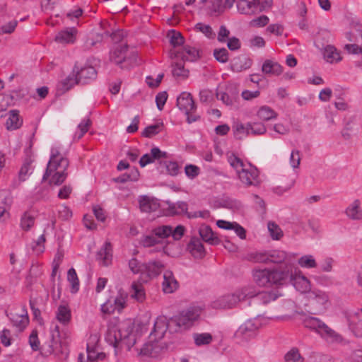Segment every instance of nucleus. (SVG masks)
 I'll list each match as a JSON object with an SVG mask.
<instances>
[{
	"mask_svg": "<svg viewBox=\"0 0 362 362\" xmlns=\"http://www.w3.org/2000/svg\"><path fill=\"white\" fill-rule=\"evenodd\" d=\"M139 334L134 331V326L130 322L121 323L118 327H109L105 334V341L115 349V355L122 348L126 347L128 351L134 348V351L138 356L156 357L158 353V344L149 341L138 346Z\"/></svg>",
	"mask_w": 362,
	"mask_h": 362,
	"instance_id": "obj_1",
	"label": "nucleus"
},
{
	"mask_svg": "<svg viewBox=\"0 0 362 362\" xmlns=\"http://www.w3.org/2000/svg\"><path fill=\"white\" fill-rule=\"evenodd\" d=\"M69 165L68 159L61 153V146L59 144H54L51 148L50 158L42 180L51 177L49 184L60 185L67 177L66 171Z\"/></svg>",
	"mask_w": 362,
	"mask_h": 362,
	"instance_id": "obj_2",
	"label": "nucleus"
},
{
	"mask_svg": "<svg viewBox=\"0 0 362 362\" xmlns=\"http://www.w3.org/2000/svg\"><path fill=\"white\" fill-rule=\"evenodd\" d=\"M256 289L253 286H245L238 288L232 293L218 296L211 301L210 306L216 310L230 309L235 307L239 302L255 296Z\"/></svg>",
	"mask_w": 362,
	"mask_h": 362,
	"instance_id": "obj_3",
	"label": "nucleus"
},
{
	"mask_svg": "<svg viewBox=\"0 0 362 362\" xmlns=\"http://www.w3.org/2000/svg\"><path fill=\"white\" fill-rule=\"evenodd\" d=\"M228 162L238 174L240 182L246 187L257 186L259 184V171L251 164H245L243 161L230 153L227 155Z\"/></svg>",
	"mask_w": 362,
	"mask_h": 362,
	"instance_id": "obj_4",
	"label": "nucleus"
},
{
	"mask_svg": "<svg viewBox=\"0 0 362 362\" xmlns=\"http://www.w3.org/2000/svg\"><path fill=\"white\" fill-rule=\"evenodd\" d=\"M284 271L255 267L252 271L253 281L259 287L270 288L273 286L283 285Z\"/></svg>",
	"mask_w": 362,
	"mask_h": 362,
	"instance_id": "obj_5",
	"label": "nucleus"
},
{
	"mask_svg": "<svg viewBox=\"0 0 362 362\" xmlns=\"http://www.w3.org/2000/svg\"><path fill=\"white\" fill-rule=\"evenodd\" d=\"M303 325L305 327L315 332L329 343H341L343 341V337L341 334L336 332L317 317H306L303 320Z\"/></svg>",
	"mask_w": 362,
	"mask_h": 362,
	"instance_id": "obj_6",
	"label": "nucleus"
},
{
	"mask_svg": "<svg viewBox=\"0 0 362 362\" xmlns=\"http://www.w3.org/2000/svg\"><path fill=\"white\" fill-rule=\"evenodd\" d=\"M202 310L200 306L193 305L180 312L178 315L171 318L170 322L177 327L173 331L178 332L189 329L199 318Z\"/></svg>",
	"mask_w": 362,
	"mask_h": 362,
	"instance_id": "obj_7",
	"label": "nucleus"
},
{
	"mask_svg": "<svg viewBox=\"0 0 362 362\" xmlns=\"http://www.w3.org/2000/svg\"><path fill=\"white\" fill-rule=\"evenodd\" d=\"M288 269L284 272L286 276L283 278V284L288 281L300 293L310 291V281L303 274L302 272L296 266L293 268L289 267Z\"/></svg>",
	"mask_w": 362,
	"mask_h": 362,
	"instance_id": "obj_8",
	"label": "nucleus"
},
{
	"mask_svg": "<svg viewBox=\"0 0 362 362\" xmlns=\"http://www.w3.org/2000/svg\"><path fill=\"white\" fill-rule=\"evenodd\" d=\"M259 327L260 323L257 320H248L238 327L234 337L239 344L247 343L256 337Z\"/></svg>",
	"mask_w": 362,
	"mask_h": 362,
	"instance_id": "obj_9",
	"label": "nucleus"
},
{
	"mask_svg": "<svg viewBox=\"0 0 362 362\" xmlns=\"http://www.w3.org/2000/svg\"><path fill=\"white\" fill-rule=\"evenodd\" d=\"M297 254L287 252L284 250H275L269 252V263L284 264V266L274 269L279 271L289 270L288 267L293 268L295 266V259Z\"/></svg>",
	"mask_w": 362,
	"mask_h": 362,
	"instance_id": "obj_10",
	"label": "nucleus"
},
{
	"mask_svg": "<svg viewBox=\"0 0 362 362\" xmlns=\"http://www.w3.org/2000/svg\"><path fill=\"white\" fill-rule=\"evenodd\" d=\"M6 313L13 325L20 331L23 330L29 323L27 310L23 305H16Z\"/></svg>",
	"mask_w": 362,
	"mask_h": 362,
	"instance_id": "obj_11",
	"label": "nucleus"
},
{
	"mask_svg": "<svg viewBox=\"0 0 362 362\" xmlns=\"http://www.w3.org/2000/svg\"><path fill=\"white\" fill-rule=\"evenodd\" d=\"M170 57L183 62H194L199 58V52L194 47L185 46L183 48L171 49Z\"/></svg>",
	"mask_w": 362,
	"mask_h": 362,
	"instance_id": "obj_12",
	"label": "nucleus"
},
{
	"mask_svg": "<svg viewBox=\"0 0 362 362\" xmlns=\"http://www.w3.org/2000/svg\"><path fill=\"white\" fill-rule=\"evenodd\" d=\"M171 319L168 320L164 316H160L156 318L154 322L153 331L151 332V337H154V340L161 339L168 328L171 329L173 323H171Z\"/></svg>",
	"mask_w": 362,
	"mask_h": 362,
	"instance_id": "obj_13",
	"label": "nucleus"
},
{
	"mask_svg": "<svg viewBox=\"0 0 362 362\" xmlns=\"http://www.w3.org/2000/svg\"><path fill=\"white\" fill-rule=\"evenodd\" d=\"M177 106L185 114H189L196 110V105L189 93L182 92L177 98Z\"/></svg>",
	"mask_w": 362,
	"mask_h": 362,
	"instance_id": "obj_14",
	"label": "nucleus"
},
{
	"mask_svg": "<svg viewBox=\"0 0 362 362\" xmlns=\"http://www.w3.org/2000/svg\"><path fill=\"white\" fill-rule=\"evenodd\" d=\"M97 71L92 66H85L77 71L76 77L78 83L86 84L96 78Z\"/></svg>",
	"mask_w": 362,
	"mask_h": 362,
	"instance_id": "obj_15",
	"label": "nucleus"
},
{
	"mask_svg": "<svg viewBox=\"0 0 362 362\" xmlns=\"http://www.w3.org/2000/svg\"><path fill=\"white\" fill-rule=\"evenodd\" d=\"M112 259V248L110 242H105L103 246L98 252L96 259L100 264L108 266L111 264Z\"/></svg>",
	"mask_w": 362,
	"mask_h": 362,
	"instance_id": "obj_16",
	"label": "nucleus"
},
{
	"mask_svg": "<svg viewBox=\"0 0 362 362\" xmlns=\"http://www.w3.org/2000/svg\"><path fill=\"white\" fill-rule=\"evenodd\" d=\"M12 203L10 193L6 190L0 191V221H4L8 217V210Z\"/></svg>",
	"mask_w": 362,
	"mask_h": 362,
	"instance_id": "obj_17",
	"label": "nucleus"
},
{
	"mask_svg": "<svg viewBox=\"0 0 362 362\" xmlns=\"http://www.w3.org/2000/svg\"><path fill=\"white\" fill-rule=\"evenodd\" d=\"M162 287L163 292L165 293H172L177 289L178 282L171 271L166 270L164 272Z\"/></svg>",
	"mask_w": 362,
	"mask_h": 362,
	"instance_id": "obj_18",
	"label": "nucleus"
},
{
	"mask_svg": "<svg viewBox=\"0 0 362 362\" xmlns=\"http://www.w3.org/2000/svg\"><path fill=\"white\" fill-rule=\"evenodd\" d=\"M346 216L353 221L362 220L361 202L359 199H354L345 210Z\"/></svg>",
	"mask_w": 362,
	"mask_h": 362,
	"instance_id": "obj_19",
	"label": "nucleus"
},
{
	"mask_svg": "<svg viewBox=\"0 0 362 362\" xmlns=\"http://www.w3.org/2000/svg\"><path fill=\"white\" fill-rule=\"evenodd\" d=\"M252 64V60L245 55L238 56L231 61V69L235 72H240L248 69Z\"/></svg>",
	"mask_w": 362,
	"mask_h": 362,
	"instance_id": "obj_20",
	"label": "nucleus"
},
{
	"mask_svg": "<svg viewBox=\"0 0 362 362\" xmlns=\"http://www.w3.org/2000/svg\"><path fill=\"white\" fill-rule=\"evenodd\" d=\"M76 33L77 30L75 28H65L57 33L55 41L62 44L74 43Z\"/></svg>",
	"mask_w": 362,
	"mask_h": 362,
	"instance_id": "obj_21",
	"label": "nucleus"
},
{
	"mask_svg": "<svg viewBox=\"0 0 362 362\" xmlns=\"http://www.w3.org/2000/svg\"><path fill=\"white\" fill-rule=\"evenodd\" d=\"M187 250L197 259H202L205 255V250L202 241L198 238H192L187 245Z\"/></svg>",
	"mask_w": 362,
	"mask_h": 362,
	"instance_id": "obj_22",
	"label": "nucleus"
},
{
	"mask_svg": "<svg viewBox=\"0 0 362 362\" xmlns=\"http://www.w3.org/2000/svg\"><path fill=\"white\" fill-rule=\"evenodd\" d=\"M322 54L326 62L330 64L338 63L342 60L341 52L334 45H327L324 48Z\"/></svg>",
	"mask_w": 362,
	"mask_h": 362,
	"instance_id": "obj_23",
	"label": "nucleus"
},
{
	"mask_svg": "<svg viewBox=\"0 0 362 362\" xmlns=\"http://www.w3.org/2000/svg\"><path fill=\"white\" fill-rule=\"evenodd\" d=\"M262 71L268 75L279 76L283 73V67L276 62L267 59L262 64Z\"/></svg>",
	"mask_w": 362,
	"mask_h": 362,
	"instance_id": "obj_24",
	"label": "nucleus"
},
{
	"mask_svg": "<svg viewBox=\"0 0 362 362\" xmlns=\"http://www.w3.org/2000/svg\"><path fill=\"white\" fill-rule=\"evenodd\" d=\"M139 207L141 211L150 213L156 211L159 208V204L157 200L150 198L147 196H141L139 199Z\"/></svg>",
	"mask_w": 362,
	"mask_h": 362,
	"instance_id": "obj_25",
	"label": "nucleus"
},
{
	"mask_svg": "<svg viewBox=\"0 0 362 362\" xmlns=\"http://www.w3.org/2000/svg\"><path fill=\"white\" fill-rule=\"evenodd\" d=\"M32 173L31 164L29 162H25L21 166L18 173V177L14 179L12 185L13 188L17 187L22 182L25 181L29 175Z\"/></svg>",
	"mask_w": 362,
	"mask_h": 362,
	"instance_id": "obj_26",
	"label": "nucleus"
},
{
	"mask_svg": "<svg viewBox=\"0 0 362 362\" xmlns=\"http://www.w3.org/2000/svg\"><path fill=\"white\" fill-rule=\"evenodd\" d=\"M127 48V45H118L115 50L110 53V60L117 64L124 62L126 60Z\"/></svg>",
	"mask_w": 362,
	"mask_h": 362,
	"instance_id": "obj_27",
	"label": "nucleus"
},
{
	"mask_svg": "<svg viewBox=\"0 0 362 362\" xmlns=\"http://www.w3.org/2000/svg\"><path fill=\"white\" fill-rule=\"evenodd\" d=\"M199 235L204 241L211 245H218L220 243L219 239L214 234L209 226H202L199 229Z\"/></svg>",
	"mask_w": 362,
	"mask_h": 362,
	"instance_id": "obj_28",
	"label": "nucleus"
},
{
	"mask_svg": "<svg viewBox=\"0 0 362 362\" xmlns=\"http://www.w3.org/2000/svg\"><path fill=\"white\" fill-rule=\"evenodd\" d=\"M234 136L238 139H243V138L250 135L249 124H244L240 122H235L232 126Z\"/></svg>",
	"mask_w": 362,
	"mask_h": 362,
	"instance_id": "obj_29",
	"label": "nucleus"
},
{
	"mask_svg": "<svg viewBox=\"0 0 362 362\" xmlns=\"http://www.w3.org/2000/svg\"><path fill=\"white\" fill-rule=\"evenodd\" d=\"M71 310L69 308L64 305H60L56 313L57 320L63 325H66L71 320Z\"/></svg>",
	"mask_w": 362,
	"mask_h": 362,
	"instance_id": "obj_30",
	"label": "nucleus"
},
{
	"mask_svg": "<svg viewBox=\"0 0 362 362\" xmlns=\"http://www.w3.org/2000/svg\"><path fill=\"white\" fill-rule=\"evenodd\" d=\"M284 362H305V358L297 347H292L284 356Z\"/></svg>",
	"mask_w": 362,
	"mask_h": 362,
	"instance_id": "obj_31",
	"label": "nucleus"
},
{
	"mask_svg": "<svg viewBox=\"0 0 362 362\" xmlns=\"http://www.w3.org/2000/svg\"><path fill=\"white\" fill-rule=\"evenodd\" d=\"M18 111L16 110L9 112V117L6 120V125L8 130H13L21 126L22 122L19 118Z\"/></svg>",
	"mask_w": 362,
	"mask_h": 362,
	"instance_id": "obj_32",
	"label": "nucleus"
},
{
	"mask_svg": "<svg viewBox=\"0 0 362 362\" xmlns=\"http://www.w3.org/2000/svg\"><path fill=\"white\" fill-rule=\"evenodd\" d=\"M277 115V113L272 107L267 105L262 106L257 112V116L262 121L276 119Z\"/></svg>",
	"mask_w": 362,
	"mask_h": 362,
	"instance_id": "obj_33",
	"label": "nucleus"
},
{
	"mask_svg": "<svg viewBox=\"0 0 362 362\" xmlns=\"http://www.w3.org/2000/svg\"><path fill=\"white\" fill-rule=\"evenodd\" d=\"M131 296L138 302H143L146 298V293L141 283L133 282L131 286Z\"/></svg>",
	"mask_w": 362,
	"mask_h": 362,
	"instance_id": "obj_34",
	"label": "nucleus"
},
{
	"mask_svg": "<svg viewBox=\"0 0 362 362\" xmlns=\"http://www.w3.org/2000/svg\"><path fill=\"white\" fill-rule=\"evenodd\" d=\"M163 264L159 261L149 262L145 264L144 273H147L149 276H156L163 270Z\"/></svg>",
	"mask_w": 362,
	"mask_h": 362,
	"instance_id": "obj_35",
	"label": "nucleus"
},
{
	"mask_svg": "<svg viewBox=\"0 0 362 362\" xmlns=\"http://www.w3.org/2000/svg\"><path fill=\"white\" fill-rule=\"evenodd\" d=\"M278 296L279 295L275 291H264L258 293L256 292L255 296H254L256 300L262 304H267L271 301L275 300Z\"/></svg>",
	"mask_w": 362,
	"mask_h": 362,
	"instance_id": "obj_36",
	"label": "nucleus"
},
{
	"mask_svg": "<svg viewBox=\"0 0 362 362\" xmlns=\"http://www.w3.org/2000/svg\"><path fill=\"white\" fill-rule=\"evenodd\" d=\"M298 264L305 269H314L317 266L315 258L312 255H305L298 259Z\"/></svg>",
	"mask_w": 362,
	"mask_h": 362,
	"instance_id": "obj_37",
	"label": "nucleus"
},
{
	"mask_svg": "<svg viewBox=\"0 0 362 362\" xmlns=\"http://www.w3.org/2000/svg\"><path fill=\"white\" fill-rule=\"evenodd\" d=\"M187 204L185 202L168 204V211L170 214L178 215L185 214L187 211Z\"/></svg>",
	"mask_w": 362,
	"mask_h": 362,
	"instance_id": "obj_38",
	"label": "nucleus"
},
{
	"mask_svg": "<svg viewBox=\"0 0 362 362\" xmlns=\"http://www.w3.org/2000/svg\"><path fill=\"white\" fill-rule=\"evenodd\" d=\"M249 261L256 263H269V252H255L247 255Z\"/></svg>",
	"mask_w": 362,
	"mask_h": 362,
	"instance_id": "obj_39",
	"label": "nucleus"
},
{
	"mask_svg": "<svg viewBox=\"0 0 362 362\" xmlns=\"http://www.w3.org/2000/svg\"><path fill=\"white\" fill-rule=\"evenodd\" d=\"M139 172L137 168H133L130 170L129 173H124L120 176H119L116 181L121 183H124L127 182H136L139 180Z\"/></svg>",
	"mask_w": 362,
	"mask_h": 362,
	"instance_id": "obj_40",
	"label": "nucleus"
},
{
	"mask_svg": "<svg viewBox=\"0 0 362 362\" xmlns=\"http://www.w3.org/2000/svg\"><path fill=\"white\" fill-rule=\"evenodd\" d=\"M273 4V0H252L248 4L253 6L255 13L269 9Z\"/></svg>",
	"mask_w": 362,
	"mask_h": 362,
	"instance_id": "obj_41",
	"label": "nucleus"
},
{
	"mask_svg": "<svg viewBox=\"0 0 362 362\" xmlns=\"http://www.w3.org/2000/svg\"><path fill=\"white\" fill-rule=\"evenodd\" d=\"M67 280L71 284V293H76L79 288V280L77 276L76 270L74 268H71L68 270Z\"/></svg>",
	"mask_w": 362,
	"mask_h": 362,
	"instance_id": "obj_42",
	"label": "nucleus"
},
{
	"mask_svg": "<svg viewBox=\"0 0 362 362\" xmlns=\"http://www.w3.org/2000/svg\"><path fill=\"white\" fill-rule=\"evenodd\" d=\"M152 230L153 234L160 240L161 243L163 239L170 235L172 227L170 226H160L153 228Z\"/></svg>",
	"mask_w": 362,
	"mask_h": 362,
	"instance_id": "obj_43",
	"label": "nucleus"
},
{
	"mask_svg": "<svg viewBox=\"0 0 362 362\" xmlns=\"http://www.w3.org/2000/svg\"><path fill=\"white\" fill-rule=\"evenodd\" d=\"M250 2L251 1L239 0L237 4V8L239 13L245 15L255 14V11L254 9V6L248 5Z\"/></svg>",
	"mask_w": 362,
	"mask_h": 362,
	"instance_id": "obj_44",
	"label": "nucleus"
},
{
	"mask_svg": "<svg viewBox=\"0 0 362 362\" xmlns=\"http://www.w3.org/2000/svg\"><path fill=\"white\" fill-rule=\"evenodd\" d=\"M45 237L42 234L36 240H33L30 247L36 255L42 254L45 250Z\"/></svg>",
	"mask_w": 362,
	"mask_h": 362,
	"instance_id": "obj_45",
	"label": "nucleus"
},
{
	"mask_svg": "<svg viewBox=\"0 0 362 362\" xmlns=\"http://www.w3.org/2000/svg\"><path fill=\"white\" fill-rule=\"evenodd\" d=\"M267 228L273 240H280L284 235L281 228L273 221L268 222Z\"/></svg>",
	"mask_w": 362,
	"mask_h": 362,
	"instance_id": "obj_46",
	"label": "nucleus"
},
{
	"mask_svg": "<svg viewBox=\"0 0 362 362\" xmlns=\"http://www.w3.org/2000/svg\"><path fill=\"white\" fill-rule=\"evenodd\" d=\"M160 243V240L153 234V230L151 234L142 236L140 240V244L145 247H152Z\"/></svg>",
	"mask_w": 362,
	"mask_h": 362,
	"instance_id": "obj_47",
	"label": "nucleus"
},
{
	"mask_svg": "<svg viewBox=\"0 0 362 362\" xmlns=\"http://www.w3.org/2000/svg\"><path fill=\"white\" fill-rule=\"evenodd\" d=\"M91 124L89 118H84L78 125L77 131L74 134V139L79 140L86 133Z\"/></svg>",
	"mask_w": 362,
	"mask_h": 362,
	"instance_id": "obj_48",
	"label": "nucleus"
},
{
	"mask_svg": "<svg viewBox=\"0 0 362 362\" xmlns=\"http://www.w3.org/2000/svg\"><path fill=\"white\" fill-rule=\"evenodd\" d=\"M78 83L75 74H70L59 83V88L63 91H67L75 84Z\"/></svg>",
	"mask_w": 362,
	"mask_h": 362,
	"instance_id": "obj_49",
	"label": "nucleus"
},
{
	"mask_svg": "<svg viewBox=\"0 0 362 362\" xmlns=\"http://www.w3.org/2000/svg\"><path fill=\"white\" fill-rule=\"evenodd\" d=\"M163 123L149 125L144 129L141 134L144 137L151 138L158 134L161 131Z\"/></svg>",
	"mask_w": 362,
	"mask_h": 362,
	"instance_id": "obj_50",
	"label": "nucleus"
},
{
	"mask_svg": "<svg viewBox=\"0 0 362 362\" xmlns=\"http://www.w3.org/2000/svg\"><path fill=\"white\" fill-rule=\"evenodd\" d=\"M193 338L197 346L206 345L212 341V336L209 333L194 334Z\"/></svg>",
	"mask_w": 362,
	"mask_h": 362,
	"instance_id": "obj_51",
	"label": "nucleus"
},
{
	"mask_svg": "<svg viewBox=\"0 0 362 362\" xmlns=\"http://www.w3.org/2000/svg\"><path fill=\"white\" fill-rule=\"evenodd\" d=\"M168 37L170 40V44L176 47L183 44L184 40L180 33L175 30H171L168 33ZM176 49V48H174Z\"/></svg>",
	"mask_w": 362,
	"mask_h": 362,
	"instance_id": "obj_52",
	"label": "nucleus"
},
{
	"mask_svg": "<svg viewBox=\"0 0 362 362\" xmlns=\"http://www.w3.org/2000/svg\"><path fill=\"white\" fill-rule=\"evenodd\" d=\"M173 74L174 76L186 78L188 76V71L185 69L182 62H174L173 65Z\"/></svg>",
	"mask_w": 362,
	"mask_h": 362,
	"instance_id": "obj_53",
	"label": "nucleus"
},
{
	"mask_svg": "<svg viewBox=\"0 0 362 362\" xmlns=\"http://www.w3.org/2000/svg\"><path fill=\"white\" fill-rule=\"evenodd\" d=\"M250 134L252 135H262L266 131L265 125L262 122H252L248 123Z\"/></svg>",
	"mask_w": 362,
	"mask_h": 362,
	"instance_id": "obj_54",
	"label": "nucleus"
},
{
	"mask_svg": "<svg viewBox=\"0 0 362 362\" xmlns=\"http://www.w3.org/2000/svg\"><path fill=\"white\" fill-rule=\"evenodd\" d=\"M309 298L320 305H324L327 301V296L320 291H311L309 294Z\"/></svg>",
	"mask_w": 362,
	"mask_h": 362,
	"instance_id": "obj_55",
	"label": "nucleus"
},
{
	"mask_svg": "<svg viewBox=\"0 0 362 362\" xmlns=\"http://www.w3.org/2000/svg\"><path fill=\"white\" fill-rule=\"evenodd\" d=\"M214 57L220 63H226L228 61V52L226 48L215 49Z\"/></svg>",
	"mask_w": 362,
	"mask_h": 362,
	"instance_id": "obj_56",
	"label": "nucleus"
},
{
	"mask_svg": "<svg viewBox=\"0 0 362 362\" xmlns=\"http://www.w3.org/2000/svg\"><path fill=\"white\" fill-rule=\"evenodd\" d=\"M129 267L134 274L144 273L145 264L140 263L136 259L132 258L129 262Z\"/></svg>",
	"mask_w": 362,
	"mask_h": 362,
	"instance_id": "obj_57",
	"label": "nucleus"
},
{
	"mask_svg": "<svg viewBox=\"0 0 362 362\" xmlns=\"http://www.w3.org/2000/svg\"><path fill=\"white\" fill-rule=\"evenodd\" d=\"M195 29L202 32L208 38L211 39L215 37V33H214L211 27L209 25H205L202 23H198L195 25Z\"/></svg>",
	"mask_w": 362,
	"mask_h": 362,
	"instance_id": "obj_58",
	"label": "nucleus"
},
{
	"mask_svg": "<svg viewBox=\"0 0 362 362\" xmlns=\"http://www.w3.org/2000/svg\"><path fill=\"white\" fill-rule=\"evenodd\" d=\"M34 224V218L28 213H25L21 220V226L25 230H28Z\"/></svg>",
	"mask_w": 362,
	"mask_h": 362,
	"instance_id": "obj_59",
	"label": "nucleus"
},
{
	"mask_svg": "<svg viewBox=\"0 0 362 362\" xmlns=\"http://www.w3.org/2000/svg\"><path fill=\"white\" fill-rule=\"evenodd\" d=\"M127 296L123 293H119L113 300H112L115 310L121 311L126 305Z\"/></svg>",
	"mask_w": 362,
	"mask_h": 362,
	"instance_id": "obj_60",
	"label": "nucleus"
},
{
	"mask_svg": "<svg viewBox=\"0 0 362 362\" xmlns=\"http://www.w3.org/2000/svg\"><path fill=\"white\" fill-rule=\"evenodd\" d=\"M168 174L171 176H176L180 172V167L175 161L164 162Z\"/></svg>",
	"mask_w": 362,
	"mask_h": 362,
	"instance_id": "obj_61",
	"label": "nucleus"
},
{
	"mask_svg": "<svg viewBox=\"0 0 362 362\" xmlns=\"http://www.w3.org/2000/svg\"><path fill=\"white\" fill-rule=\"evenodd\" d=\"M100 341V335L98 333L90 334L86 344V350L98 349Z\"/></svg>",
	"mask_w": 362,
	"mask_h": 362,
	"instance_id": "obj_62",
	"label": "nucleus"
},
{
	"mask_svg": "<svg viewBox=\"0 0 362 362\" xmlns=\"http://www.w3.org/2000/svg\"><path fill=\"white\" fill-rule=\"evenodd\" d=\"M301 160L300 151L294 149L291 151L289 163L293 169L298 168Z\"/></svg>",
	"mask_w": 362,
	"mask_h": 362,
	"instance_id": "obj_63",
	"label": "nucleus"
},
{
	"mask_svg": "<svg viewBox=\"0 0 362 362\" xmlns=\"http://www.w3.org/2000/svg\"><path fill=\"white\" fill-rule=\"evenodd\" d=\"M185 172L189 178L193 179L199 174L200 169L197 165L189 164L185 166Z\"/></svg>",
	"mask_w": 362,
	"mask_h": 362,
	"instance_id": "obj_64",
	"label": "nucleus"
}]
</instances>
